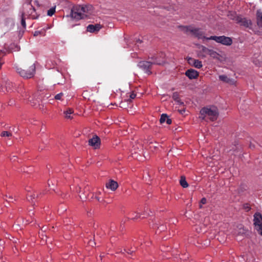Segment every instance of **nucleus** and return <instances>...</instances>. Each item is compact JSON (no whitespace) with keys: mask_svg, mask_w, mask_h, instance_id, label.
I'll return each mask as SVG.
<instances>
[{"mask_svg":"<svg viewBox=\"0 0 262 262\" xmlns=\"http://www.w3.org/2000/svg\"><path fill=\"white\" fill-rule=\"evenodd\" d=\"M92 6H76L71 10V17L76 20L84 18L92 12Z\"/></svg>","mask_w":262,"mask_h":262,"instance_id":"nucleus-1","label":"nucleus"},{"mask_svg":"<svg viewBox=\"0 0 262 262\" xmlns=\"http://www.w3.org/2000/svg\"><path fill=\"white\" fill-rule=\"evenodd\" d=\"M219 116V111L214 106L205 107L200 111V118L206 121H214Z\"/></svg>","mask_w":262,"mask_h":262,"instance_id":"nucleus-2","label":"nucleus"},{"mask_svg":"<svg viewBox=\"0 0 262 262\" xmlns=\"http://www.w3.org/2000/svg\"><path fill=\"white\" fill-rule=\"evenodd\" d=\"M23 8L24 12L23 14H25V15L26 17L32 19H36L37 18V15L35 9L30 3L25 4L24 5Z\"/></svg>","mask_w":262,"mask_h":262,"instance_id":"nucleus-3","label":"nucleus"},{"mask_svg":"<svg viewBox=\"0 0 262 262\" xmlns=\"http://www.w3.org/2000/svg\"><path fill=\"white\" fill-rule=\"evenodd\" d=\"M163 63L162 60H153L149 61H142L139 63L138 66L145 71L148 74L150 73L149 69L153 64H161Z\"/></svg>","mask_w":262,"mask_h":262,"instance_id":"nucleus-4","label":"nucleus"},{"mask_svg":"<svg viewBox=\"0 0 262 262\" xmlns=\"http://www.w3.org/2000/svg\"><path fill=\"white\" fill-rule=\"evenodd\" d=\"M35 70V67L34 64L30 66L29 70L26 71L21 68L16 67V72L23 77L26 78H30L34 75Z\"/></svg>","mask_w":262,"mask_h":262,"instance_id":"nucleus-5","label":"nucleus"},{"mask_svg":"<svg viewBox=\"0 0 262 262\" xmlns=\"http://www.w3.org/2000/svg\"><path fill=\"white\" fill-rule=\"evenodd\" d=\"M207 40H213L216 42L220 43L225 46H230L232 43V40L231 38L225 36H211L207 38Z\"/></svg>","mask_w":262,"mask_h":262,"instance_id":"nucleus-6","label":"nucleus"},{"mask_svg":"<svg viewBox=\"0 0 262 262\" xmlns=\"http://www.w3.org/2000/svg\"><path fill=\"white\" fill-rule=\"evenodd\" d=\"M253 222L255 229L262 235V215L260 213L256 212L254 214Z\"/></svg>","mask_w":262,"mask_h":262,"instance_id":"nucleus-7","label":"nucleus"},{"mask_svg":"<svg viewBox=\"0 0 262 262\" xmlns=\"http://www.w3.org/2000/svg\"><path fill=\"white\" fill-rule=\"evenodd\" d=\"M208 56L214 59H216L220 62H223L226 61V56L224 53H219L211 49Z\"/></svg>","mask_w":262,"mask_h":262,"instance_id":"nucleus-8","label":"nucleus"},{"mask_svg":"<svg viewBox=\"0 0 262 262\" xmlns=\"http://www.w3.org/2000/svg\"><path fill=\"white\" fill-rule=\"evenodd\" d=\"M89 144L93 147L94 149L99 147L100 145V138L97 136H94L89 140Z\"/></svg>","mask_w":262,"mask_h":262,"instance_id":"nucleus-9","label":"nucleus"},{"mask_svg":"<svg viewBox=\"0 0 262 262\" xmlns=\"http://www.w3.org/2000/svg\"><path fill=\"white\" fill-rule=\"evenodd\" d=\"M185 75L190 79H196L198 77L199 73L196 70L192 69H190L186 71Z\"/></svg>","mask_w":262,"mask_h":262,"instance_id":"nucleus-10","label":"nucleus"},{"mask_svg":"<svg viewBox=\"0 0 262 262\" xmlns=\"http://www.w3.org/2000/svg\"><path fill=\"white\" fill-rule=\"evenodd\" d=\"M191 32L193 33V34L198 37L199 39H207V37H206L204 35V33L203 31L199 29H193L191 30Z\"/></svg>","mask_w":262,"mask_h":262,"instance_id":"nucleus-11","label":"nucleus"},{"mask_svg":"<svg viewBox=\"0 0 262 262\" xmlns=\"http://www.w3.org/2000/svg\"><path fill=\"white\" fill-rule=\"evenodd\" d=\"M199 56L202 58L206 57L211 50V49L207 48L204 46H201L200 48Z\"/></svg>","mask_w":262,"mask_h":262,"instance_id":"nucleus-12","label":"nucleus"},{"mask_svg":"<svg viewBox=\"0 0 262 262\" xmlns=\"http://www.w3.org/2000/svg\"><path fill=\"white\" fill-rule=\"evenodd\" d=\"M106 187L112 191H115L118 188V184L117 182L114 180H110L106 183Z\"/></svg>","mask_w":262,"mask_h":262,"instance_id":"nucleus-13","label":"nucleus"},{"mask_svg":"<svg viewBox=\"0 0 262 262\" xmlns=\"http://www.w3.org/2000/svg\"><path fill=\"white\" fill-rule=\"evenodd\" d=\"M101 28L100 25L97 24L96 25H89L87 27V31L91 33L97 32Z\"/></svg>","mask_w":262,"mask_h":262,"instance_id":"nucleus-14","label":"nucleus"},{"mask_svg":"<svg viewBox=\"0 0 262 262\" xmlns=\"http://www.w3.org/2000/svg\"><path fill=\"white\" fill-rule=\"evenodd\" d=\"M256 20L257 25L262 27V11L258 10L256 12Z\"/></svg>","mask_w":262,"mask_h":262,"instance_id":"nucleus-15","label":"nucleus"},{"mask_svg":"<svg viewBox=\"0 0 262 262\" xmlns=\"http://www.w3.org/2000/svg\"><path fill=\"white\" fill-rule=\"evenodd\" d=\"M74 113V110L72 108H68L66 110L64 111L63 114H64V117L66 119H71L73 118L72 115Z\"/></svg>","mask_w":262,"mask_h":262,"instance_id":"nucleus-16","label":"nucleus"},{"mask_svg":"<svg viewBox=\"0 0 262 262\" xmlns=\"http://www.w3.org/2000/svg\"><path fill=\"white\" fill-rule=\"evenodd\" d=\"M219 79L224 82L233 84L234 81L233 80L229 78L226 75H222L219 76Z\"/></svg>","mask_w":262,"mask_h":262,"instance_id":"nucleus-17","label":"nucleus"},{"mask_svg":"<svg viewBox=\"0 0 262 262\" xmlns=\"http://www.w3.org/2000/svg\"><path fill=\"white\" fill-rule=\"evenodd\" d=\"M241 22L243 26L246 27H249L252 25V22L250 19H248L245 18L242 19Z\"/></svg>","mask_w":262,"mask_h":262,"instance_id":"nucleus-18","label":"nucleus"},{"mask_svg":"<svg viewBox=\"0 0 262 262\" xmlns=\"http://www.w3.org/2000/svg\"><path fill=\"white\" fill-rule=\"evenodd\" d=\"M1 136L2 137L10 138V137H12V131H10V132L3 131L1 133Z\"/></svg>","mask_w":262,"mask_h":262,"instance_id":"nucleus-19","label":"nucleus"},{"mask_svg":"<svg viewBox=\"0 0 262 262\" xmlns=\"http://www.w3.org/2000/svg\"><path fill=\"white\" fill-rule=\"evenodd\" d=\"M193 63V67L198 69H201L203 67L202 62L198 59H195Z\"/></svg>","mask_w":262,"mask_h":262,"instance_id":"nucleus-20","label":"nucleus"},{"mask_svg":"<svg viewBox=\"0 0 262 262\" xmlns=\"http://www.w3.org/2000/svg\"><path fill=\"white\" fill-rule=\"evenodd\" d=\"M238 231L237 232V231H235L234 232V234L235 235H243L244 234H245V230L244 228H243L242 226V225H240L239 226V227H238Z\"/></svg>","mask_w":262,"mask_h":262,"instance_id":"nucleus-21","label":"nucleus"},{"mask_svg":"<svg viewBox=\"0 0 262 262\" xmlns=\"http://www.w3.org/2000/svg\"><path fill=\"white\" fill-rule=\"evenodd\" d=\"M181 185L183 188H187L188 186V184L186 181V179L184 177H182L180 181Z\"/></svg>","mask_w":262,"mask_h":262,"instance_id":"nucleus-22","label":"nucleus"},{"mask_svg":"<svg viewBox=\"0 0 262 262\" xmlns=\"http://www.w3.org/2000/svg\"><path fill=\"white\" fill-rule=\"evenodd\" d=\"M168 116L166 114H162L161 116L160 122L161 124L166 122V119H167Z\"/></svg>","mask_w":262,"mask_h":262,"instance_id":"nucleus-23","label":"nucleus"},{"mask_svg":"<svg viewBox=\"0 0 262 262\" xmlns=\"http://www.w3.org/2000/svg\"><path fill=\"white\" fill-rule=\"evenodd\" d=\"M36 195L34 193H28L27 194V199L29 201H32L33 199H34Z\"/></svg>","mask_w":262,"mask_h":262,"instance_id":"nucleus-24","label":"nucleus"},{"mask_svg":"<svg viewBox=\"0 0 262 262\" xmlns=\"http://www.w3.org/2000/svg\"><path fill=\"white\" fill-rule=\"evenodd\" d=\"M55 12V7H52L48 11V15L49 16H52Z\"/></svg>","mask_w":262,"mask_h":262,"instance_id":"nucleus-25","label":"nucleus"},{"mask_svg":"<svg viewBox=\"0 0 262 262\" xmlns=\"http://www.w3.org/2000/svg\"><path fill=\"white\" fill-rule=\"evenodd\" d=\"M26 18V16L25 15V14L22 13L21 15V25L23 26V27H26V22H25V19Z\"/></svg>","mask_w":262,"mask_h":262,"instance_id":"nucleus-26","label":"nucleus"},{"mask_svg":"<svg viewBox=\"0 0 262 262\" xmlns=\"http://www.w3.org/2000/svg\"><path fill=\"white\" fill-rule=\"evenodd\" d=\"M4 241L1 239L0 240V253L3 251L4 249Z\"/></svg>","mask_w":262,"mask_h":262,"instance_id":"nucleus-27","label":"nucleus"},{"mask_svg":"<svg viewBox=\"0 0 262 262\" xmlns=\"http://www.w3.org/2000/svg\"><path fill=\"white\" fill-rule=\"evenodd\" d=\"M194 60H195V59L191 58V57H189L187 59V61H188V63L190 65H191V66H193V63L194 62Z\"/></svg>","mask_w":262,"mask_h":262,"instance_id":"nucleus-28","label":"nucleus"},{"mask_svg":"<svg viewBox=\"0 0 262 262\" xmlns=\"http://www.w3.org/2000/svg\"><path fill=\"white\" fill-rule=\"evenodd\" d=\"M63 95V94L62 93H59L55 96V99L56 100H61Z\"/></svg>","mask_w":262,"mask_h":262,"instance_id":"nucleus-29","label":"nucleus"},{"mask_svg":"<svg viewBox=\"0 0 262 262\" xmlns=\"http://www.w3.org/2000/svg\"><path fill=\"white\" fill-rule=\"evenodd\" d=\"M206 202H207V200H206V198H202L201 200V202H200L201 204L200 205V207L202 208V205L206 204Z\"/></svg>","mask_w":262,"mask_h":262,"instance_id":"nucleus-30","label":"nucleus"},{"mask_svg":"<svg viewBox=\"0 0 262 262\" xmlns=\"http://www.w3.org/2000/svg\"><path fill=\"white\" fill-rule=\"evenodd\" d=\"M135 213L136 214V215L135 216H133V215H132L131 213H130V217L132 219H137L138 217H139L140 216V215H139V213H136V212H135Z\"/></svg>","mask_w":262,"mask_h":262,"instance_id":"nucleus-31","label":"nucleus"},{"mask_svg":"<svg viewBox=\"0 0 262 262\" xmlns=\"http://www.w3.org/2000/svg\"><path fill=\"white\" fill-rule=\"evenodd\" d=\"M95 198L97 199V200L98 202H99L100 203H103L104 202V200L102 198L99 197L98 196H96Z\"/></svg>","mask_w":262,"mask_h":262,"instance_id":"nucleus-32","label":"nucleus"},{"mask_svg":"<svg viewBox=\"0 0 262 262\" xmlns=\"http://www.w3.org/2000/svg\"><path fill=\"white\" fill-rule=\"evenodd\" d=\"M195 230L196 231L198 232H202L204 231V230L202 229V227H200V228H198V227H196L195 228Z\"/></svg>","mask_w":262,"mask_h":262,"instance_id":"nucleus-33","label":"nucleus"},{"mask_svg":"<svg viewBox=\"0 0 262 262\" xmlns=\"http://www.w3.org/2000/svg\"><path fill=\"white\" fill-rule=\"evenodd\" d=\"M7 85L6 86V91L7 92H9L11 90L10 87V86L11 85V83H8L7 84Z\"/></svg>","mask_w":262,"mask_h":262,"instance_id":"nucleus-34","label":"nucleus"},{"mask_svg":"<svg viewBox=\"0 0 262 262\" xmlns=\"http://www.w3.org/2000/svg\"><path fill=\"white\" fill-rule=\"evenodd\" d=\"M136 95L133 93L130 94V99H134L136 97Z\"/></svg>","mask_w":262,"mask_h":262,"instance_id":"nucleus-35","label":"nucleus"},{"mask_svg":"<svg viewBox=\"0 0 262 262\" xmlns=\"http://www.w3.org/2000/svg\"><path fill=\"white\" fill-rule=\"evenodd\" d=\"M166 123L167 124H170L171 123V119L168 118V117H167V119H166Z\"/></svg>","mask_w":262,"mask_h":262,"instance_id":"nucleus-36","label":"nucleus"},{"mask_svg":"<svg viewBox=\"0 0 262 262\" xmlns=\"http://www.w3.org/2000/svg\"><path fill=\"white\" fill-rule=\"evenodd\" d=\"M4 54H5V51H1L0 52V58H1V57L3 56Z\"/></svg>","mask_w":262,"mask_h":262,"instance_id":"nucleus-37","label":"nucleus"},{"mask_svg":"<svg viewBox=\"0 0 262 262\" xmlns=\"http://www.w3.org/2000/svg\"><path fill=\"white\" fill-rule=\"evenodd\" d=\"M94 244L95 245V243H94V242H93V241H90V242H89V245H90V246H92V247L94 246Z\"/></svg>","mask_w":262,"mask_h":262,"instance_id":"nucleus-38","label":"nucleus"},{"mask_svg":"<svg viewBox=\"0 0 262 262\" xmlns=\"http://www.w3.org/2000/svg\"><path fill=\"white\" fill-rule=\"evenodd\" d=\"M80 188L78 186V187H76V191L77 192H80Z\"/></svg>","mask_w":262,"mask_h":262,"instance_id":"nucleus-39","label":"nucleus"},{"mask_svg":"<svg viewBox=\"0 0 262 262\" xmlns=\"http://www.w3.org/2000/svg\"><path fill=\"white\" fill-rule=\"evenodd\" d=\"M39 32L38 31H35L34 33V35L37 36L39 34Z\"/></svg>","mask_w":262,"mask_h":262,"instance_id":"nucleus-40","label":"nucleus"},{"mask_svg":"<svg viewBox=\"0 0 262 262\" xmlns=\"http://www.w3.org/2000/svg\"><path fill=\"white\" fill-rule=\"evenodd\" d=\"M9 199H10L9 201H12L13 198H12V196L9 195Z\"/></svg>","mask_w":262,"mask_h":262,"instance_id":"nucleus-41","label":"nucleus"},{"mask_svg":"<svg viewBox=\"0 0 262 262\" xmlns=\"http://www.w3.org/2000/svg\"><path fill=\"white\" fill-rule=\"evenodd\" d=\"M79 198L81 201H83L84 200V199L81 195H79Z\"/></svg>","mask_w":262,"mask_h":262,"instance_id":"nucleus-42","label":"nucleus"},{"mask_svg":"<svg viewBox=\"0 0 262 262\" xmlns=\"http://www.w3.org/2000/svg\"><path fill=\"white\" fill-rule=\"evenodd\" d=\"M161 228H162V229H164V227H161Z\"/></svg>","mask_w":262,"mask_h":262,"instance_id":"nucleus-43","label":"nucleus"},{"mask_svg":"<svg viewBox=\"0 0 262 262\" xmlns=\"http://www.w3.org/2000/svg\"><path fill=\"white\" fill-rule=\"evenodd\" d=\"M19 50L18 48L17 47V50Z\"/></svg>","mask_w":262,"mask_h":262,"instance_id":"nucleus-44","label":"nucleus"}]
</instances>
